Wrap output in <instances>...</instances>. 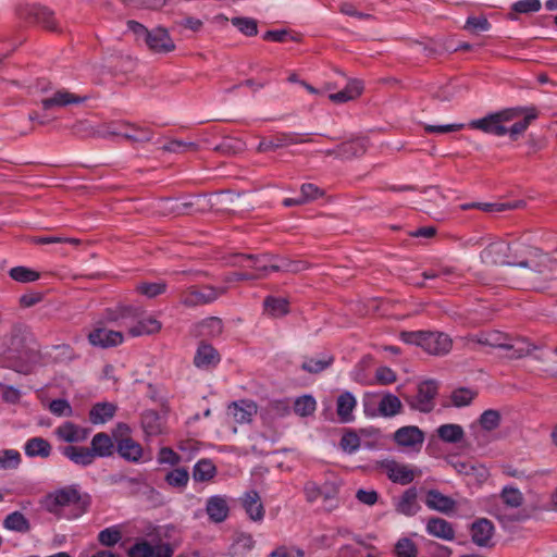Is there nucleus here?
Returning a JSON list of instances; mask_svg holds the SVG:
<instances>
[{
	"instance_id": "1",
	"label": "nucleus",
	"mask_w": 557,
	"mask_h": 557,
	"mask_svg": "<svg viewBox=\"0 0 557 557\" xmlns=\"http://www.w3.org/2000/svg\"><path fill=\"white\" fill-rule=\"evenodd\" d=\"M481 260L488 265H508L516 284L543 288L554 278L557 258L544 253L540 248L522 243H491L481 251Z\"/></svg>"
},
{
	"instance_id": "2",
	"label": "nucleus",
	"mask_w": 557,
	"mask_h": 557,
	"mask_svg": "<svg viewBox=\"0 0 557 557\" xmlns=\"http://www.w3.org/2000/svg\"><path fill=\"white\" fill-rule=\"evenodd\" d=\"M469 342L480 345L499 348L507 351L506 357L510 359H519L530 355L535 346L522 337H510L499 331H490L471 336Z\"/></svg>"
},
{
	"instance_id": "3",
	"label": "nucleus",
	"mask_w": 557,
	"mask_h": 557,
	"mask_svg": "<svg viewBox=\"0 0 557 557\" xmlns=\"http://www.w3.org/2000/svg\"><path fill=\"white\" fill-rule=\"evenodd\" d=\"M90 505L88 494H82L76 486H65L48 494L44 500L47 511L59 515L62 509L73 507L74 518L85 513Z\"/></svg>"
},
{
	"instance_id": "4",
	"label": "nucleus",
	"mask_w": 557,
	"mask_h": 557,
	"mask_svg": "<svg viewBox=\"0 0 557 557\" xmlns=\"http://www.w3.org/2000/svg\"><path fill=\"white\" fill-rule=\"evenodd\" d=\"M404 406L398 396L389 393H366L363 410L367 417L393 418L403 412Z\"/></svg>"
},
{
	"instance_id": "5",
	"label": "nucleus",
	"mask_w": 557,
	"mask_h": 557,
	"mask_svg": "<svg viewBox=\"0 0 557 557\" xmlns=\"http://www.w3.org/2000/svg\"><path fill=\"white\" fill-rule=\"evenodd\" d=\"M400 338L403 342L420 346L428 354L435 356L448 354L453 346L450 337L440 332H401Z\"/></svg>"
},
{
	"instance_id": "6",
	"label": "nucleus",
	"mask_w": 557,
	"mask_h": 557,
	"mask_svg": "<svg viewBox=\"0 0 557 557\" xmlns=\"http://www.w3.org/2000/svg\"><path fill=\"white\" fill-rule=\"evenodd\" d=\"M521 114V109H506L488 114L482 119L473 120L469 123V127L480 129L486 134L504 136L508 132L507 124L519 117Z\"/></svg>"
},
{
	"instance_id": "7",
	"label": "nucleus",
	"mask_w": 557,
	"mask_h": 557,
	"mask_svg": "<svg viewBox=\"0 0 557 557\" xmlns=\"http://www.w3.org/2000/svg\"><path fill=\"white\" fill-rule=\"evenodd\" d=\"M437 389L438 386L434 380H426L418 385L414 396H406L405 400L411 409L428 413L434 409Z\"/></svg>"
},
{
	"instance_id": "8",
	"label": "nucleus",
	"mask_w": 557,
	"mask_h": 557,
	"mask_svg": "<svg viewBox=\"0 0 557 557\" xmlns=\"http://www.w3.org/2000/svg\"><path fill=\"white\" fill-rule=\"evenodd\" d=\"M226 293L225 287H213L210 285L189 287L181 295V302L187 307H197L210 304Z\"/></svg>"
},
{
	"instance_id": "9",
	"label": "nucleus",
	"mask_w": 557,
	"mask_h": 557,
	"mask_svg": "<svg viewBox=\"0 0 557 557\" xmlns=\"http://www.w3.org/2000/svg\"><path fill=\"white\" fill-rule=\"evenodd\" d=\"M87 100L86 96L74 94L65 88L52 90L47 97L42 98L40 104L44 110L63 109L69 106L81 104Z\"/></svg>"
},
{
	"instance_id": "10",
	"label": "nucleus",
	"mask_w": 557,
	"mask_h": 557,
	"mask_svg": "<svg viewBox=\"0 0 557 557\" xmlns=\"http://www.w3.org/2000/svg\"><path fill=\"white\" fill-rule=\"evenodd\" d=\"M311 139L309 135L298 133H281L270 138H263L258 147V152L271 151L280 148H285L292 145L309 143Z\"/></svg>"
},
{
	"instance_id": "11",
	"label": "nucleus",
	"mask_w": 557,
	"mask_h": 557,
	"mask_svg": "<svg viewBox=\"0 0 557 557\" xmlns=\"http://www.w3.org/2000/svg\"><path fill=\"white\" fill-rule=\"evenodd\" d=\"M144 42L153 53L166 54L176 49L174 40L169 32L163 27H156L151 29Z\"/></svg>"
},
{
	"instance_id": "12",
	"label": "nucleus",
	"mask_w": 557,
	"mask_h": 557,
	"mask_svg": "<svg viewBox=\"0 0 557 557\" xmlns=\"http://www.w3.org/2000/svg\"><path fill=\"white\" fill-rule=\"evenodd\" d=\"M393 438L398 446L419 451L424 443V433L416 425H407L399 428Z\"/></svg>"
},
{
	"instance_id": "13",
	"label": "nucleus",
	"mask_w": 557,
	"mask_h": 557,
	"mask_svg": "<svg viewBox=\"0 0 557 557\" xmlns=\"http://www.w3.org/2000/svg\"><path fill=\"white\" fill-rule=\"evenodd\" d=\"M382 469L391 481L403 485L412 482L417 475L413 468L395 460H387L383 462Z\"/></svg>"
},
{
	"instance_id": "14",
	"label": "nucleus",
	"mask_w": 557,
	"mask_h": 557,
	"mask_svg": "<svg viewBox=\"0 0 557 557\" xmlns=\"http://www.w3.org/2000/svg\"><path fill=\"white\" fill-rule=\"evenodd\" d=\"M304 491L306 499L309 503L323 498L325 503H330L327 509L334 507L333 503L337 495V487L335 484L326 482L322 486H319L315 482L310 481L306 483Z\"/></svg>"
},
{
	"instance_id": "15",
	"label": "nucleus",
	"mask_w": 557,
	"mask_h": 557,
	"mask_svg": "<svg viewBox=\"0 0 557 557\" xmlns=\"http://www.w3.org/2000/svg\"><path fill=\"white\" fill-rule=\"evenodd\" d=\"M500 424V413L497 410H485L479 418L476 424L471 425L474 438L478 444H484L483 432H491L496 430Z\"/></svg>"
},
{
	"instance_id": "16",
	"label": "nucleus",
	"mask_w": 557,
	"mask_h": 557,
	"mask_svg": "<svg viewBox=\"0 0 557 557\" xmlns=\"http://www.w3.org/2000/svg\"><path fill=\"white\" fill-rule=\"evenodd\" d=\"M124 336L119 331L106 327H97L88 334V341L92 346L108 348L122 344Z\"/></svg>"
},
{
	"instance_id": "17",
	"label": "nucleus",
	"mask_w": 557,
	"mask_h": 557,
	"mask_svg": "<svg viewBox=\"0 0 557 557\" xmlns=\"http://www.w3.org/2000/svg\"><path fill=\"white\" fill-rule=\"evenodd\" d=\"M240 503L249 519L256 522H260L264 518V506L262 504L260 495L256 491L246 492Z\"/></svg>"
},
{
	"instance_id": "18",
	"label": "nucleus",
	"mask_w": 557,
	"mask_h": 557,
	"mask_svg": "<svg viewBox=\"0 0 557 557\" xmlns=\"http://www.w3.org/2000/svg\"><path fill=\"white\" fill-rule=\"evenodd\" d=\"M257 413V405L250 400H239L231 404L227 408V416L236 423H248Z\"/></svg>"
},
{
	"instance_id": "19",
	"label": "nucleus",
	"mask_w": 557,
	"mask_h": 557,
	"mask_svg": "<svg viewBox=\"0 0 557 557\" xmlns=\"http://www.w3.org/2000/svg\"><path fill=\"white\" fill-rule=\"evenodd\" d=\"M238 258L239 261L236 264L256 269L259 271V274L256 275L258 278L267 276L268 271L271 270L270 265L274 263V256L272 255H240Z\"/></svg>"
},
{
	"instance_id": "20",
	"label": "nucleus",
	"mask_w": 557,
	"mask_h": 557,
	"mask_svg": "<svg viewBox=\"0 0 557 557\" xmlns=\"http://www.w3.org/2000/svg\"><path fill=\"white\" fill-rule=\"evenodd\" d=\"M357 406V399L350 392L342 393L336 400V413L343 423L354 420V410Z\"/></svg>"
},
{
	"instance_id": "21",
	"label": "nucleus",
	"mask_w": 557,
	"mask_h": 557,
	"mask_svg": "<svg viewBox=\"0 0 557 557\" xmlns=\"http://www.w3.org/2000/svg\"><path fill=\"white\" fill-rule=\"evenodd\" d=\"M220 361V355L216 349L205 342L200 343L195 358L194 363L198 368H209L218 364Z\"/></svg>"
},
{
	"instance_id": "22",
	"label": "nucleus",
	"mask_w": 557,
	"mask_h": 557,
	"mask_svg": "<svg viewBox=\"0 0 557 557\" xmlns=\"http://www.w3.org/2000/svg\"><path fill=\"white\" fill-rule=\"evenodd\" d=\"M55 435L63 442L77 443L88 437V431L72 422H65L55 429Z\"/></svg>"
},
{
	"instance_id": "23",
	"label": "nucleus",
	"mask_w": 557,
	"mask_h": 557,
	"mask_svg": "<svg viewBox=\"0 0 557 557\" xmlns=\"http://www.w3.org/2000/svg\"><path fill=\"white\" fill-rule=\"evenodd\" d=\"M228 505L225 497L212 496L207 500L206 511L211 521L219 523L228 516Z\"/></svg>"
},
{
	"instance_id": "24",
	"label": "nucleus",
	"mask_w": 557,
	"mask_h": 557,
	"mask_svg": "<svg viewBox=\"0 0 557 557\" xmlns=\"http://www.w3.org/2000/svg\"><path fill=\"white\" fill-rule=\"evenodd\" d=\"M417 497L418 494L414 487L406 490L395 503L396 511L404 516L416 515L420 509Z\"/></svg>"
},
{
	"instance_id": "25",
	"label": "nucleus",
	"mask_w": 557,
	"mask_h": 557,
	"mask_svg": "<svg viewBox=\"0 0 557 557\" xmlns=\"http://www.w3.org/2000/svg\"><path fill=\"white\" fill-rule=\"evenodd\" d=\"M493 524L487 519H479L471 525V539L479 546H487L493 535Z\"/></svg>"
},
{
	"instance_id": "26",
	"label": "nucleus",
	"mask_w": 557,
	"mask_h": 557,
	"mask_svg": "<svg viewBox=\"0 0 557 557\" xmlns=\"http://www.w3.org/2000/svg\"><path fill=\"white\" fill-rule=\"evenodd\" d=\"M63 455L77 466L88 467L94 463L96 457L92 450L83 446H66Z\"/></svg>"
},
{
	"instance_id": "27",
	"label": "nucleus",
	"mask_w": 557,
	"mask_h": 557,
	"mask_svg": "<svg viewBox=\"0 0 557 557\" xmlns=\"http://www.w3.org/2000/svg\"><path fill=\"white\" fill-rule=\"evenodd\" d=\"M367 147L366 138H355L337 146V157L341 159L360 157L366 153Z\"/></svg>"
},
{
	"instance_id": "28",
	"label": "nucleus",
	"mask_w": 557,
	"mask_h": 557,
	"mask_svg": "<svg viewBox=\"0 0 557 557\" xmlns=\"http://www.w3.org/2000/svg\"><path fill=\"white\" fill-rule=\"evenodd\" d=\"M222 332V320L216 317L207 318L194 327V334L199 337H216Z\"/></svg>"
},
{
	"instance_id": "29",
	"label": "nucleus",
	"mask_w": 557,
	"mask_h": 557,
	"mask_svg": "<svg viewBox=\"0 0 557 557\" xmlns=\"http://www.w3.org/2000/svg\"><path fill=\"white\" fill-rule=\"evenodd\" d=\"M116 412V406L112 403H97L89 411V420L92 424H103L110 421Z\"/></svg>"
},
{
	"instance_id": "30",
	"label": "nucleus",
	"mask_w": 557,
	"mask_h": 557,
	"mask_svg": "<svg viewBox=\"0 0 557 557\" xmlns=\"http://www.w3.org/2000/svg\"><path fill=\"white\" fill-rule=\"evenodd\" d=\"M425 504L429 508L448 513L455 509L456 503L438 491L432 490L428 493Z\"/></svg>"
},
{
	"instance_id": "31",
	"label": "nucleus",
	"mask_w": 557,
	"mask_h": 557,
	"mask_svg": "<svg viewBox=\"0 0 557 557\" xmlns=\"http://www.w3.org/2000/svg\"><path fill=\"white\" fill-rule=\"evenodd\" d=\"M141 426L148 436H157L163 433L164 422L153 410H147L141 416Z\"/></svg>"
},
{
	"instance_id": "32",
	"label": "nucleus",
	"mask_w": 557,
	"mask_h": 557,
	"mask_svg": "<svg viewBox=\"0 0 557 557\" xmlns=\"http://www.w3.org/2000/svg\"><path fill=\"white\" fill-rule=\"evenodd\" d=\"M117 451L122 458L132 462H138L143 457L140 444L131 437H125L117 442Z\"/></svg>"
},
{
	"instance_id": "33",
	"label": "nucleus",
	"mask_w": 557,
	"mask_h": 557,
	"mask_svg": "<svg viewBox=\"0 0 557 557\" xmlns=\"http://www.w3.org/2000/svg\"><path fill=\"white\" fill-rule=\"evenodd\" d=\"M426 531L429 534L446 541H451L455 537L451 524L442 518L430 519L426 524Z\"/></svg>"
},
{
	"instance_id": "34",
	"label": "nucleus",
	"mask_w": 557,
	"mask_h": 557,
	"mask_svg": "<svg viewBox=\"0 0 557 557\" xmlns=\"http://www.w3.org/2000/svg\"><path fill=\"white\" fill-rule=\"evenodd\" d=\"M90 449L95 457H109L113 454L114 444L107 433L100 432L94 435Z\"/></svg>"
},
{
	"instance_id": "35",
	"label": "nucleus",
	"mask_w": 557,
	"mask_h": 557,
	"mask_svg": "<svg viewBox=\"0 0 557 557\" xmlns=\"http://www.w3.org/2000/svg\"><path fill=\"white\" fill-rule=\"evenodd\" d=\"M24 449L25 454L30 458H47L50 456L52 447L47 440L42 437H33L25 443Z\"/></svg>"
},
{
	"instance_id": "36",
	"label": "nucleus",
	"mask_w": 557,
	"mask_h": 557,
	"mask_svg": "<svg viewBox=\"0 0 557 557\" xmlns=\"http://www.w3.org/2000/svg\"><path fill=\"white\" fill-rule=\"evenodd\" d=\"M162 324L153 317H148L138 321V323L128 329V334L131 336H143V335H151L160 332Z\"/></svg>"
},
{
	"instance_id": "37",
	"label": "nucleus",
	"mask_w": 557,
	"mask_h": 557,
	"mask_svg": "<svg viewBox=\"0 0 557 557\" xmlns=\"http://www.w3.org/2000/svg\"><path fill=\"white\" fill-rule=\"evenodd\" d=\"M3 528L13 532L27 533L30 531V523L22 512L14 511L4 518Z\"/></svg>"
},
{
	"instance_id": "38",
	"label": "nucleus",
	"mask_w": 557,
	"mask_h": 557,
	"mask_svg": "<svg viewBox=\"0 0 557 557\" xmlns=\"http://www.w3.org/2000/svg\"><path fill=\"white\" fill-rule=\"evenodd\" d=\"M274 263L270 265L271 271H282L289 273H298L307 269L306 262L301 260H290L286 257H276L274 256Z\"/></svg>"
},
{
	"instance_id": "39",
	"label": "nucleus",
	"mask_w": 557,
	"mask_h": 557,
	"mask_svg": "<svg viewBox=\"0 0 557 557\" xmlns=\"http://www.w3.org/2000/svg\"><path fill=\"white\" fill-rule=\"evenodd\" d=\"M125 132L113 131L112 134L123 136L125 139L134 143H148L152 139L153 133L148 128L126 125Z\"/></svg>"
},
{
	"instance_id": "40",
	"label": "nucleus",
	"mask_w": 557,
	"mask_h": 557,
	"mask_svg": "<svg viewBox=\"0 0 557 557\" xmlns=\"http://www.w3.org/2000/svg\"><path fill=\"white\" fill-rule=\"evenodd\" d=\"M437 435L446 443H458L463 438L465 432L461 425L447 423L438 426Z\"/></svg>"
},
{
	"instance_id": "41",
	"label": "nucleus",
	"mask_w": 557,
	"mask_h": 557,
	"mask_svg": "<svg viewBox=\"0 0 557 557\" xmlns=\"http://www.w3.org/2000/svg\"><path fill=\"white\" fill-rule=\"evenodd\" d=\"M29 20L42 25L47 29H54L57 26L53 13L44 5H36L33 9Z\"/></svg>"
},
{
	"instance_id": "42",
	"label": "nucleus",
	"mask_w": 557,
	"mask_h": 557,
	"mask_svg": "<svg viewBox=\"0 0 557 557\" xmlns=\"http://www.w3.org/2000/svg\"><path fill=\"white\" fill-rule=\"evenodd\" d=\"M264 311L274 318H280L288 312V302L284 298L267 297Z\"/></svg>"
},
{
	"instance_id": "43",
	"label": "nucleus",
	"mask_w": 557,
	"mask_h": 557,
	"mask_svg": "<svg viewBox=\"0 0 557 557\" xmlns=\"http://www.w3.org/2000/svg\"><path fill=\"white\" fill-rule=\"evenodd\" d=\"M215 474V466L209 459L199 460L193 471V476L196 481L205 482L212 479Z\"/></svg>"
},
{
	"instance_id": "44",
	"label": "nucleus",
	"mask_w": 557,
	"mask_h": 557,
	"mask_svg": "<svg viewBox=\"0 0 557 557\" xmlns=\"http://www.w3.org/2000/svg\"><path fill=\"white\" fill-rule=\"evenodd\" d=\"M317 401L311 395L298 397L294 403V411L300 417H308L314 413Z\"/></svg>"
},
{
	"instance_id": "45",
	"label": "nucleus",
	"mask_w": 557,
	"mask_h": 557,
	"mask_svg": "<svg viewBox=\"0 0 557 557\" xmlns=\"http://www.w3.org/2000/svg\"><path fill=\"white\" fill-rule=\"evenodd\" d=\"M332 363L333 357L331 356L313 357L306 359L301 368L310 373H319L329 368Z\"/></svg>"
},
{
	"instance_id": "46",
	"label": "nucleus",
	"mask_w": 557,
	"mask_h": 557,
	"mask_svg": "<svg viewBox=\"0 0 557 557\" xmlns=\"http://www.w3.org/2000/svg\"><path fill=\"white\" fill-rule=\"evenodd\" d=\"M21 454L15 449L0 451V470H13L21 465Z\"/></svg>"
},
{
	"instance_id": "47",
	"label": "nucleus",
	"mask_w": 557,
	"mask_h": 557,
	"mask_svg": "<svg viewBox=\"0 0 557 557\" xmlns=\"http://www.w3.org/2000/svg\"><path fill=\"white\" fill-rule=\"evenodd\" d=\"M169 485L177 488H184L189 481V473L185 468H176L165 475Z\"/></svg>"
},
{
	"instance_id": "48",
	"label": "nucleus",
	"mask_w": 557,
	"mask_h": 557,
	"mask_svg": "<svg viewBox=\"0 0 557 557\" xmlns=\"http://www.w3.org/2000/svg\"><path fill=\"white\" fill-rule=\"evenodd\" d=\"M500 497L503 503L510 508H518L523 504V495L516 487H504Z\"/></svg>"
},
{
	"instance_id": "49",
	"label": "nucleus",
	"mask_w": 557,
	"mask_h": 557,
	"mask_svg": "<svg viewBox=\"0 0 557 557\" xmlns=\"http://www.w3.org/2000/svg\"><path fill=\"white\" fill-rule=\"evenodd\" d=\"M491 27L487 18L484 15L469 16L466 21L463 28L471 34H479L487 32Z\"/></svg>"
},
{
	"instance_id": "50",
	"label": "nucleus",
	"mask_w": 557,
	"mask_h": 557,
	"mask_svg": "<svg viewBox=\"0 0 557 557\" xmlns=\"http://www.w3.org/2000/svg\"><path fill=\"white\" fill-rule=\"evenodd\" d=\"M122 539V533L117 527H111L107 528L99 532L98 534V541L103 546H114L117 544Z\"/></svg>"
},
{
	"instance_id": "51",
	"label": "nucleus",
	"mask_w": 557,
	"mask_h": 557,
	"mask_svg": "<svg viewBox=\"0 0 557 557\" xmlns=\"http://www.w3.org/2000/svg\"><path fill=\"white\" fill-rule=\"evenodd\" d=\"M232 24L246 36H255L258 33L257 21L250 17H234Z\"/></svg>"
},
{
	"instance_id": "52",
	"label": "nucleus",
	"mask_w": 557,
	"mask_h": 557,
	"mask_svg": "<svg viewBox=\"0 0 557 557\" xmlns=\"http://www.w3.org/2000/svg\"><path fill=\"white\" fill-rule=\"evenodd\" d=\"M10 276L22 283L34 282L39 278V273L25 267H15L10 270Z\"/></svg>"
},
{
	"instance_id": "53",
	"label": "nucleus",
	"mask_w": 557,
	"mask_h": 557,
	"mask_svg": "<svg viewBox=\"0 0 557 557\" xmlns=\"http://www.w3.org/2000/svg\"><path fill=\"white\" fill-rule=\"evenodd\" d=\"M162 150L166 152L181 153L185 151L197 150V144L193 141H183L178 139L169 140L162 146Z\"/></svg>"
},
{
	"instance_id": "54",
	"label": "nucleus",
	"mask_w": 557,
	"mask_h": 557,
	"mask_svg": "<svg viewBox=\"0 0 557 557\" xmlns=\"http://www.w3.org/2000/svg\"><path fill=\"white\" fill-rule=\"evenodd\" d=\"M166 285L163 282L157 283H140L136 286V290L149 298H153L158 295H161L165 292Z\"/></svg>"
},
{
	"instance_id": "55",
	"label": "nucleus",
	"mask_w": 557,
	"mask_h": 557,
	"mask_svg": "<svg viewBox=\"0 0 557 557\" xmlns=\"http://www.w3.org/2000/svg\"><path fill=\"white\" fill-rule=\"evenodd\" d=\"M475 397V393L468 388H459L453 392L451 394V403L456 407H462L469 405L473 398Z\"/></svg>"
},
{
	"instance_id": "56",
	"label": "nucleus",
	"mask_w": 557,
	"mask_h": 557,
	"mask_svg": "<svg viewBox=\"0 0 557 557\" xmlns=\"http://www.w3.org/2000/svg\"><path fill=\"white\" fill-rule=\"evenodd\" d=\"M375 384L391 385L397 381L396 373L388 367H379L375 370Z\"/></svg>"
},
{
	"instance_id": "57",
	"label": "nucleus",
	"mask_w": 557,
	"mask_h": 557,
	"mask_svg": "<svg viewBox=\"0 0 557 557\" xmlns=\"http://www.w3.org/2000/svg\"><path fill=\"white\" fill-rule=\"evenodd\" d=\"M397 557H416L417 547L409 539H400L395 545Z\"/></svg>"
},
{
	"instance_id": "58",
	"label": "nucleus",
	"mask_w": 557,
	"mask_h": 557,
	"mask_svg": "<svg viewBox=\"0 0 557 557\" xmlns=\"http://www.w3.org/2000/svg\"><path fill=\"white\" fill-rule=\"evenodd\" d=\"M154 553L153 546L146 541L134 544L127 552L128 557H152Z\"/></svg>"
},
{
	"instance_id": "59",
	"label": "nucleus",
	"mask_w": 557,
	"mask_h": 557,
	"mask_svg": "<svg viewBox=\"0 0 557 557\" xmlns=\"http://www.w3.org/2000/svg\"><path fill=\"white\" fill-rule=\"evenodd\" d=\"M541 9V2H515L512 11L508 14V17L516 20L517 13H532L537 12Z\"/></svg>"
},
{
	"instance_id": "60",
	"label": "nucleus",
	"mask_w": 557,
	"mask_h": 557,
	"mask_svg": "<svg viewBox=\"0 0 557 557\" xmlns=\"http://www.w3.org/2000/svg\"><path fill=\"white\" fill-rule=\"evenodd\" d=\"M364 85L363 82L357 78L348 79L346 87L343 89V92L349 97V101L357 99L363 92Z\"/></svg>"
},
{
	"instance_id": "61",
	"label": "nucleus",
	"mask_w": 557,
	"mask_h": 557,
	"mask_svg": "<svg viewBox=\"0 0 557 557\" xmlns=\"http://www.w3.org/2000/svg\"><path fill=\"white\" fill-rule=\"evenodd\" d=\"M341 447L348 454L355 453L360 447V438L354 432L344 434L341 438Z\"/></svg>"
},
{
	"instance_id": "62",
	"label": "nucleus",
	"mask_w": 557,
	"mask_h": 557,
	"mask_svg": "<svg viewBox=\"0 0 557 557\" xmlns=\"http://www.w3.org/2000/svg\"><path fill=\"white\" fill-rule=\"evenodd\" d=\"M50 411L59 417H71L73 410L71 405L64 399L52 400L49 405Z\"/></svg>"
},
{
	"instance_id": "63",
	"label": "nucleus",
	"mask_w": 557,
	"mask_h": 557,
	"mask_svg": "<svg viewBox=\"0 0 557 557\" xmlns=\"http://www.w3.org/2000/svg\"><path fill=\"white\" fill-rule=\"evenodd\" d=\"M141 314V309L133 306H119L113 314L110 317L111 320L125 319L128 317L138 318Z\"/></svg>"
},
{
	"instance_id": "64",
	"label": "nucleus",
	"mask_w": 557,
	"mask_h": 557,
	"mask_svg": "<svg viewBox=\"0 0 557 557\" xmlns=\"http://www.w3.org/2000/svg\"><path fill=\"white\" fill-rule=\"evenodd\" d=\"M300 198L304 203L312 201L323 195L319 187L313 184H302L300 188Z\"/></svg>"
}]
</instances>
